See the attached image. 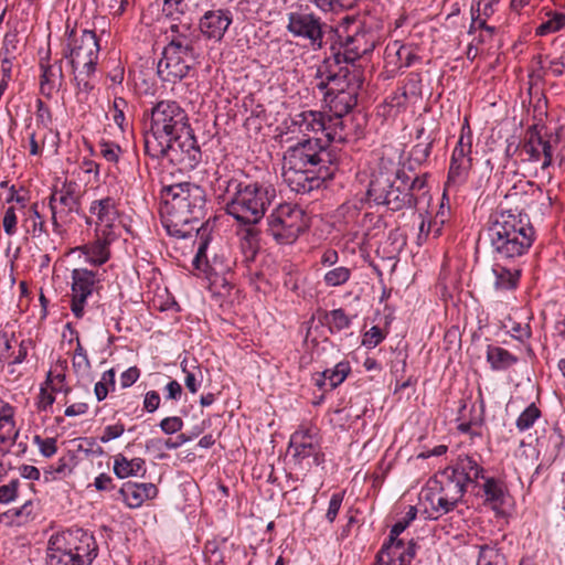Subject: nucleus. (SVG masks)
I'll return each mask as SVG.
<instances>
[{
    "label": "nucleus",
    "instance_id": "nucleus-10",
    "mask_svg": "<svg viewBox=\"0 0 565 565\" xmlns=\"http://www.w3.org/2000/svg\"><path fill=\"white\" fill-rule=\"evenodd\" d=\"M466 492V488L456 477L450 466L430 477L423 489L425 501L437 513L434 519L452 511Z\"/></svg>",
    "mask_w": 565,
    "mask_h": 565
},
{
    "label": "nucleus",
    "instance_id": "nucleus-17",
    "mask_svg": "<svg viewBox=\"0 0 565 565\" xmlns=\"http://www.w3.org/2000/svg\"><path fill=\"white\" fill-rule=\"evenodd\" d=\"M193 266L209 276H224L231 271L233 262L225 249L210 253L211 238L206 230L199 235Z\"/></svg>",
    "mask_w": 565,
    "mask_h": 565
},
{
    "label": "nucleus",
    "instance_id": "nucleus-23",
    "mask_svg": "<svg viewBox=\"0 0 565 565\" xmlns=\"http://www.w3.org/2000/svg\"><path fill=\"white\" fill-rule=\"evenodd\" d=\"M63 56L58 60H51V49H46L45 54L39 60V88L41 95L51 99L55 93L60 92L65 85L63 72Z\"/></svg>",
    "mask_w": 565,
    "mask_h": 565
},
{
    "label": "nucleus",
    "instance_id": "nucleus-14",
    "mask_svg": "<svg viewBox=\"0 0 565 565\" xmlns=\"http://www.w3.org/2000/svg\"><path fill=\"white\" fill-rule=\"evenodd\" d=\"M288 450L291 452L295 465L300 467L310 458L315 466H321L326 461L319 429L310 423L301 424L290 436Z\"/></svg>",
    "mask_w": 565,
    "mask_h": 565
},
{
    "label": "nucleus",
    "instance_id": "nucleus-24",
    "mask_svg": "<svg viewBox=\"0 0 565 565\" xmlns=\"http://www.w3.org/2000/svg\"><path fill=\"white\" fill-rule=\"evenodd\" d=\"M416 555V543L411 540H388L383 544L375 557V565H411Z\"/></svg>",
    "mask_w": 565,
    "mask_h": 565
},
{
    "label": "nucleus",
    "instance_id": "nucleus-26",
    "mask_svg": "<svg viewBox=\"0 0 565 565\" xmlns=\"http://www.w3.org/2000/svg\"><path fill=\"white\" fill-rule=\"evenodd\" d=\"M419 60L420 57L413 45L403 44L399 41L390 42L384 51V67L390 73L409 67Z\"/></svg>",
    "mask_w": 565,
    "mask_h": 565
},
{
    "label": "nucleus",
    "instance_id": "nucleus-53",
    "mask_svg": "<svg viewBox=\"0 0 565 565\" xmlns=\"http://www.w3.org/2000/svg\"><path fill=\"white\" fill-rule=\"evenodd\" d=\"M457 429L461 434L469 435L470 441L475 443L476 439H481L483 436V419L461 422L458 424Z\"/></svg>",
    "mask_w": 565,
    "mask_h": 565
},
{
    "label": "nucleus",
    "instance_id": "nucleus-5",
    "mask_svg": "<svg viewBox=\"0 0 565 565\" xmlns=\"http://www.w3.org/2000/svg\"><path fill=\"white\" fill-rule=\"evenodd\" d=\"M487 235L497 259L520 258L535 241V230L529 220L511 210L491 215Z\"/></svg>",
    "mask_w": 565,
    "mask_h": 565
},
{
    "label": "nucleus",
    "instance_id": "nucleus-9",
    "mask_svg": "<svg viewBox=\"0 0 565 565\" xmlns=\"http://www.w3.org/2000/svg\"><path fill=\"white\" fill-rule=\"evenodd\" d=\"M377 42V33L363 25L356 26L352 32L335 30V38L330 44V55L324 57L321 65L330 63L333 68L356 66L354 63L371 53Z\"/></svg>",
    "mask_w": 565,
    "mask_h": 565
},
{
    "label": "nucleus",
    "instance_id": "nucleus-15",
    "mask_svg": "<svg viewBox=\"0 0 565 565\" xmlns=\"http://www.w3.org/2000/svg\"><path fill=\"white\" fill-rule=\"evenodd\" d=\"M105 270L74 268L71 273V311L77 319L85 315V305L89 297L103 289Z\"/></svg>",
    "mask_w": 565,
    "mask_h": 565
},
{
    "label": "nucleus",
    "instance_id": "nucleus-43",
    "mask_svg": "<svg viewBox=\"0 0 565 565\" xmlns=\"http://www.w3.org/2000/svg\"><path fill=\"white\" fill-rule=\"evenodd\" d=\"M338 212L343 222L349 226L363 224L364 220L370 216L369 213L362 214L361 206L356 202L343 203Z\"/></svg>",
    "mask_w": 565,
    "mask_h": 565
},
{
    "label": "nucleus",
    "instance_id": "nucleus-37",
    "mask_svg": "<svg viewBox=\"0 0 565 565\" xmlns=\"http://www.w3.org/2000/svg\"><path fill=\"white\" fill-rule=\"evenodd\" d=\"M542 12L546 20L535 28V36H546L565 29V13L552 9H543Z\"/></svg>",
    "mask_w": 565,
    "mask_h": 565
},
{
    "label": "nucleus",
    "instance_id": "nucleus-63",
    "mask_svg": "<svg viewBox=\"0 0 565 565\" xmlns=\"http://www.w3.org/2000/svg\"><path fill=\"white\" fill-rule=\"evenodd\" d=\"M73 469L67 463V460L65 458H60L56 466H50L49 469L44 471L45 478L49 479H57V478H64L66 476H70L72 473Z\"/></svg>",
    "mask_w": 565,
    "mask_h": 565
},
{
    "label": "nucleus",
    "instance_id": "nucleus-4",
    "mask_svg": "<svg viewBox=\"0 0 565 565\" xmlns=\"http://www.w3.org/2000/svg\"><path fill=\"white\" fill-rule=\"evenodd\" d=\"M190 129L189 115L177 100L157 102L150 109L149 129L143 134L145 153L152 159H162L170 142L183 138Z\"/></svg>",
    "mask_w": 565,
    "mask_h": 565
},
{
    "label": "nucleus",
    "instance_id": "nucleus-33",
    "mask_svg": "<svg viewBox=\"0 0 565 565\" xmlns=\"http://www.w3.org/2000/svg\"><path fill=\"white\" fill-rule=\"evenodd\" d=\"M345 115H326L323 136L329 142L343 143L350 139Z\"/></svg>",
    "mask_w": 565,
    "mask_h": 565
},
{
    "label": "nucleus",
    "instance_id": "nucleus-62",
    "mask_svg": "<svg viewBox=\"0 0 565 565\" xmlns=\"http://www.w3.org/2000/svg\"><path fill=\"white\" fill-rule=\"evenodd\" d=\"M385 338V332L379 326H373L370 330L364 332L362 337V345L373 349L383 342Z\"/></svg>",
    "mask_w": 565,
    "mask_h": 565
},
{
    "label": "nucleus",
    "instance_id": "nucleus-42",
    "mask_svg": "<svg viewBox=\"0 0 565 565\" xmlns=\"http://www.w3.org/2000/svg\"><path fill=\"white\" fill-rule=\"evenodd\" d=\"M405 244V238L397 231L391 232L384 244L376 249V254L383 258L394 259L402 252Z\"/></svg>",
    "mask_w": 565,
    "mask_h": 565
},
{
    "label": "nucleus",
    "instance_id": "nucleus-64",
    "mask_svg": "<svg viewBox=\"0 0 565 565\" xmlns=\"http://www.w3.org/2000/svg\"><path fill=\"white\" fill-rule=\"evenodd\" d=\"M100 154L108 162L117 163L122 152L121 148L111 141H100Z\"/></svg>",
    "mask_w": 565,
    "mask_h": 565
},
{
    "label": "nucleus",
    "instance_id": "nucleus-29",
    "mask_svg": "<svg viewBox=\"0 0 565 565\" xmlns=\"http://www.w3.org/2000/svg\"><path fill=\"white\" fill-rule=\"evenodd\" d=\"M158 488L153 483L125 482L119 489V494L125 504L130 509L141 507L146 501L158 495Z\"/></svg>",
    "mask_w": 565,
    "mask_h": 565
},
{
    "label": "nucleus",
    "instance_id": "nucleus-46",
    "mask_svg": "<svg viewBox=\"0 0 565 565\" xmlns=\"http://www.w3.org/2000/svg\"><path fill=\"white\" fill-rule=\"evenodd\" d=\"M351 276V268L345 266H338L324 273L323 282L327 287H341L350 280Z\"/></svg>",
    "mask_w": 565,
    "mask_h": 565
},
{
    "label": "nucleus",
    "instance_id": "nucleus-41",
    "mask_svg": "<svg viewBox=\"0 0 565 565\" xmlns=\"http://www.w3.org/2000/svg\"><path fill=\"white\" fill-rule=\"evenodd\" d=\"M417 100L406 93L405 88L401 86L396 88L385 99V107H388V115L396 116L406 110L411 104H416Z\"/></svg>",
    "mask_w": 565,
    "mask_h": 565
},
{
    "label": "nucleus",
    "instance_id": "nucleus-61",
    "mask_svg": "<svg viewBox=\"0 0 565 565\" xmlns=\"http://www.w3.org/2000/svg\"><path fill=\"white\" fill-rule=\"evenodd\" d=\"M72 364L75 372L83 371L89 367V360L85 349L82 345L79 335H76V349L74 351Z\"/></svg>",
    "mask_w": 565,
    "mask_h": 565
},
{
    "label": "nucleus",
    "instance_id": "nucleus-2",
    "mask_svg": "<svg viewBox=\"0 0 565 565\" xmlns=\"http://www.w3.org/2000/svg\"><path fill=\"white\" fill-rule=\"evenodd\" d=\"M161 223L170 236L177 238L199 236V224L206 215L205 190L192 182H181L162 188Z\"/></svg>",
    "mask_w": 565,
    "mask_h": 565
},
{
    "label": "nucleus",
    "instance_id": "nucleus-31",
    "mask_svg": "<svg viewBox=\"0 0 565 565\" xmlns=\"http://www.w3.org/2000/svg\"><path fill=\"white\" fill-rule=\"evenodd\" d=\"M492 274L494 276L493 285L497 290L512 291L519 287L522 269L518 265L508 267L495 263L492 266Z\"/></svg>",
    "mask_w": 565,
    "mask_h": 565
},
{
    "label": "nucleus",
    "instance_id": "nucleus-44",
    "mask_svg": "<svg viewBox=\"0 0 565 565\" xmlns=\"http://www.w3.org/2000/svg\"><path fill=\"white\" fill-rule=\"evenodd\" d=\"M351 371L350 362L343 360L337 363L333 369L324 370L323 376L328 377L330 390H334L345 381V379L351 374Z\"/></svg>",
    "mask_w": 565,
    "mask_h": 565
},
{
    "label": "nucleus",
    "instance_id": "nucleus-16",
    "mask_svg": "<svg viewBox=\"0 0 565 565\" xmlns=\"http://www.w3.org/2000/svg\"><path fill=\"white\" fill-rule=\"evenodd\" d=\"M515 151L522 163L541 162V168L545 170L553 163V136H543L540 127L532 125L525 130Z\"/></svg>",
    "mask_w": 565,
    "mask_h": 565
},
{
    "label": "nucleus",
    "instance_id": "nucleus-28",
    "mask_svg": "<svg viewBox=\"0 0 565 565\" xmlns=\"http://www.w3.org/2000/svg\"><path fill=\"white\" fill-rule=\"evenodd\" d=\"M119 235L109 234L100 235V232H95V239L90 243L84 244L77 249L85 256L86 262L94 266H102L110 258V244L114 243Z\"/></svg>",
    "mask_w": 565,
    "mask_h": 565
},
{
    "label": "nucleus",
    "instance_id": "nucleus-51",
    "mask_svg": "<svg viewBox=\"0 0 565 565\" xmlns=\"http://www.w3.org/2000/svg\"><path fill=\"white\" fill-rule=\"evenodd\" d=\"M227 542V537L216 536L209 540L204 545V552L209 556L210 561H214V565H225L224 555L221 552V547Z\"/></svg>",
    "mask_w": 565,
    "mask_h": 565
},
{
    "label": "nucleus",
    "instance_id": "nucleus-50",
    "mask_svg": "<svg viewBox=\"0 0 565 565\" xmlns=\"http://www.w3.org/2000/svg\"><path fill=\"white\" fill-rule=\"evenodd\" d=\"M67 361L58 359L55 362L54 385H52V393H64L67 395L71 387L66 383Z\"/></svg>",
    "mask_w": 565,
    "mask_h": 565
},
{
    "label": "nucleus",
    "instance_id": "nucleus-34",
    "mask_svg": "<svg viewBox=\"0 0 565 565\" xmlns=\"http://www.w3.org/2000/svg\"><path fill=\"white\" fill-rule=\"evenodd\" d=\"M145 466L146 462L142 458L128 459L122 454H118L114 460V473L119 479L143 476L146 472Z\"/></svg>",
    "mask_w": 565,
    "mask_h": 565
},
{
    "label": "nucleus",
    "instance_id": "nucleus-30",
    "mask_svg": "<svg viewBox=\"0 0 565 565\" xmlns=\"http://www.w3.org/2000/svg\"><path fill=\"white\" fill-rule=\"evenodd\" d=\"M380 204L385 205L388 210L394 212L416 206L417 198L409 192V188L404 181L402 171L394 186Z\"/></svg>",
    "mask_w": 565,
    "mask_h": 565
},
{
    "label": "nucleus",
    "instance_id": "nucleus-1",
    "mask_svg": "<svg viewBox=\"0 0 565 565\" xmlns=\"http://www.w3.org/2000/svg\"><path fill=\"white\" fill-rule=\"evenodd\" d=\"M326 114L319 110H302L290 117L287 134L303 139L289 147L282 157V178L291 191L300 194L319 189L333 179L340 167V154L333 148L321 145Z\"/></svg>",
    "mask_w": 565,
    "mask_h": 565
},
{
    "label": "nucleus",
    "instance_id": "nucleus-54",
    "mask_svg": "<svg viewBox=\"0 0 565 565\" xmlns=\"http://www.w3.org/2000/svg\"><path fill=\"white\" fill-rule=\"evenodd\" d=\"M36 110L35 117L38 121V128L45 129L46 131L52 130L50 128L53 121V114L51 108L41 99L38 98L35 102Z\"/></svg>",
    "mask_w": 565,
    "mask_h": 565
},
{
    "label": "nucleus",
    "instance_id": "nucleus-7",
    "mask_svg": "<svg viewBox=\"0 0 565 565\" xmlns=\"http://www.w3.org/2000/svg\"><path fill=\"white\" fill-rule=\"evenodd\" d=\"M62 56L67 60L74 82L79 92L89 93L94 86L90 83L96 72L99 56V42L94 31L66 28L65 40L62 43Z\"/></svg>",
    "mask_w": 565,
    "mask_h": 565
},
{
    "label": "nucleus",
    "instance_id": "nucleus-58",
    "mask_svg": "<svg viewBox=\"0 0 565 565\" xmlns=\"http://www.w3.org/2000/svg\"><path fill=\"white\" fill-rule=\"evenodd\" d=\"M402 88H405L406 93L417 102L422 98V76L419 73L412 72L407 75L406 82Z\"/></svg>",
    "mask_w": 565,
    "mask_h": 565
},
{
    "label": "nucleus",
    "instance_id": "nucleus-57",
    "mask_svg": "<svg viewBox=\"0 0 565 565\" xmlns=\"http://www.w3.org/2000/svg\"><path fill=\"white\" fill-rule=\"evenodd\" d=\"M193 436L186 434H179L174 439L168 438L166 440L162 439H150L147 444V448L152 447H161L164 446L166 449L172 450L181 447L183 444L192 440Z\"/></svg>",
    "mask_w": 565,
    "mask_h": 565
},
{
    "label": "nucleus",
    "instance_id": "nucleus-49",
    "mask_svg": "<svg viewBox=\"0 0 565 565\" xmlns=\"http://www.w3.org/2000/svg\"><path fill=\"white\" fill-rule=\"evenodd\" d=\"M115 370L109 369L102 374V380L95 384L94 393L98 402L104 401L107 397L109 391L115 390Z\"/></svg>",
    "mask_w": 565,
    "mask_h": 565
},
{
    "label": "nucleus",
    "instance_id": "nucleus-12",
    "mask_svg": "<svg viewBox=\"0 0 565 565\" xmlns=\"http://www.w3.org/2000/svg\"><path fill=\"white\" fill-rule=\"evenodd\" d=\"M267 232L277 244L291 245L310 226V218L298 204L280 203L267 217Z\"/></svg>",
    "mask_w": 565,
    "mask_h": 565
},
{
    "label": "nucleus",
    "instance_id": "nucleus-59",
    "mask_svg": "<svg viewBox=\"0 0 565 565\" xmlns=\"http://www.w3.org/2000/svg\"><path fill=\"white\" fill-rule=\"evenodd\" d=\"M315 4L322 11H337L339 9H352L359 0H313Z\"/></svg>",
    "mask_w": 565,
    "mask_h": 565
},
{
    "label": "nucleus",
    "instance_id": "nucleus-48",
    "mask_svg": "<svg viewBox=\"0 0 565 565\" xmlns=\"http://www.w3.org/2000/svg\"><path fill=\"white\" fill-rule=\"evenodd\" d=\"M19 32L17 29L9 30L2 41L0 57L18 58L19 55Z\"/></svg>",
    "mask_w": 565,
    "mask_h": 565
},
{
    "label": "nucleus",
    "instance_id": "nucleus-22",
    "mask_svg": "<svg viewBox=\"0 0 565 565\" xmlns=\"http://www.w3.org/2000/svg\"><path fill=\"white\" fill-rule=\"evenodd\" d=\"M89 213L95 217V232L100 235L120 234L118 202L113 196H105L92 201Z\"/></svg>",
    "mask_w": 565,
    "mask_h": 565
},
{
    "label": "nucleus",
    "instance_id": "nucleus-25",
    "mask_svg": "<svg viewBox=\"0 0 565 565\" xmlns=\"http://www.w3.org/2000/svg\"><path fill=\"white\" fill-rule=\"evenodd\" d=\"M233 22V14L228 9L206 11L199 21V29L204 38L221 42Z\"/></svg>",
    "mask_w": 565,
    "mask_h": 565
},
{
    "label": "nucleus",
    "instance_id": "nucleus-21",
    "mask_svg": "<svg viewBox=\"0 0 565 565\" xmlns=\"http://www.w3.org/2000/svg\"><path fill=\"white\" fill-rule=\"evenodd\" d=\"M163 158H168L173 164L180 167L181 170L194 169L202 159L201 148L194 137L193 129L185 134L183 138H178L169 145V149L163 151Z\"/></svg>",
    "mask_w": 565,
    "mask_h": 565
},
{
    "label": "nucleus",
    "instance_id": "nucleus-27",
    "mask_svg": "<svg viewBox=\"0 0 565 565\" xmlns=\"http://www.w3.org/2000/svg\"><path fill=\"white\" fill-rule=\"evenodd\" d=\"M467 491L479 489V479L484 478V468L471 456H459L449 465Z\"/></svg>",
    "mask_w": 565,
    "mask_h": 565
},
{
    "label": "nucleus",
    "instance_id": "nucleus-8",
    "mask_svg": "<svg viewBox=\"0 0 565 565\" xmlns=\"http://www.w3.org/2000/svg\"><path fill=\"white\" fill-rule=\"evenodd\" d=\"M97 553L94 536L83 529L72 527L50 537L46 565H90Z\"/></svg>",
    "mask_w": 565,
    "mask_h": 565
},
{
    "label": "nucleus",
    "instance_id": "nucleus-55",
    "mask_svg": "<svg viewBox=\"0 0 565 565\" xmlns=\"http://www.w3.org/2000/svg\"><path fill=\"white\" fill-rule=\"evenodd\" d=\"M511 322L510 334L521 343L527 342L532 337V329L529 321H515L512 318L509 319Z\"/></svg>",
    "mask_w": 565,
    "mask_h": 565
},
{
    "label": "nucleus",
    "instance_id": "nucleus-32",
    "mask_svg": "<svg viewBox=\"0 0 565 565\" xmlns=\"http://www.w3.org/2000/svg\"><path fill=\"white\" fill-rule=\"evenodd\" d=\"M14 414V407L3 399H0V449L3 446L14 444L19 436Z\"/></svg>",
    "mask_w": 565,
    "mask_h": 565
},
{
    "label": "nucleus",
    "instance_id": "nucleus-3",
    "mask_svg": "<svg viewBox=\"0 0 565 565\" xmlns=\"http://www.w3.org/2000/svg\"><path fill=\"white\" fill-rule=\"evenodd\" d=\"M227 167H218L216 184L230 194L225 211L238 223L257 224L276 199L274 184L264 180H249L243 171L224 173Z\"/></svg>",
    "mask_w": 565,
    "mask_h": 565
},
{
    "label": "nucleus",
    "instance_id": "nucleus-20",
    "mask_svg": "<svg viewBox=\"0 0 565 565\" xmlns=\"http://www.w3.org/2000/svg\"><path fill=\"white\" fill-rule=\"evenodd\" d=\"M472 145L468 139L459 138L450 157L445 191L465 184L472 169Z\"/></svg>",
    "mask_w": 565,
    "mask_h": 565
},
{
    "label": "nucleus",
    "instance_id": "nucleus-47",
    "mask_svg": "<svg viewBox=\"0 0 565 565\" xmlns=\"http://www.w3.org/2000/svg\"><path fill=\"white\" fill-rule=\"evenodd\" d=\"M52 132V130L46 131L42 128L30 131L28 137L29 154L33 157L42 156L46 145V139Z\"/></svg>",
    "mask_w": 565,
    "mask_h": 565
},
{
    "label": "nucleus",
    "instance_id": "nucleus-38",
    "mask_svg": "<svg viewBox=\"0 0 565 565\" xmlns=\"http://www.w3.org/2000/svg\"><path fill=\"white\" fill-rule=\"evenodd\" d=\"M482 486L473 492L476 495L484 497V501L489 503H503L504 499V483L493 477L483 478Z\"/></svg>",
    "mask_w": 565,
    "mask_h": 565
},
{
    "label": "nucleus",
    "instance_id": "nucleus-11",
    "mask_svg": "<svg viewBox=\"0 0 565 565\" xmlns=\"http://www.w3.org/2000/svg\"><path fill=\"white\" fill-rule=\"evenodd\" d=\"M49 207L54 234L65 235L82 209V192L78 183L65 180L61 186H54L49 196Z\"/></svg>",
    "mask_w": 565,
    "mask_h": 565
},
{
    "label": "nucleus",
    "instance_id": "nucleus-60",
    "mask_svg": "<svg viewBox=\"0 0 565 565\" xmlns=\"http://www.w3.org/2000/svg\"><path fill=\"white\" fill-rule=\"evenodd\" d=\"M32 344L31 340H22L18 343V350L17 352L13 351L11 354H3V352L0 355V360L3 359L9 364H20L22 363L29 352V347Z\"/></svg>",
    "mask_w": 565,
    "mask_h": 565
},
{
    "label": "nucleus",
    "instance_id": "nucleus-56",
    "mask_svg": "<svg viewBox=\"0 0 565 565\" xmlns=\"http://www.w3.org/2000/svg\"><path fill=\"white\" fill-rule=\"evenodd\" d=\"M30 216L33 218V224L31 228L32 237H41L42 235H49L47 226L44 221V217L41 215L39 211L38 203H33L30 207Z\"/></svg>",
    "mask_w": 565,
    "mask_h": 565
},
{
    "label": "nucleus",
    "instance_id": "nucleus-40",
    "mask_svg": "<svg viewBox=\"0 0 565 565\" xmlns=\"http://www.w3.org/2000/svg\"><path fill=\"white\" fill-rule=\"evenodd\" d=\"M420 223L418 227V234L416 237V244L418 246L424 245L429 235H433V237L437 238L443 233V221L433 220L427 214H419Z\"/></svg>",
    "mask_w": 565,
    "mask_h": 565
},
{
    "label": "nucleus",
    "instance_id": "nucleus-6",
    "mask_svg": "<svg viewBox=\"0 0 565 565\" xmlns=\"http://www.w3.org/2000/svg\"><path fill=\"white\" fill-rule=\"evenodd\" d=\"M316 87L324 93V102L334 115H347L358 103L363 85V71L358 66L333 68L330 63L319 65L316 72Z\"/></svg>",
    "mask_w": 565,
    "mask_h": 565
},
{
    "label": "nucleus",
    "instance_id": "nucleus-35",
    "mask_svg": "<svg viewBox=\"0 0 565 565\" xmlns=\"http://www.w3.org/2000/svg\"><path fill=\"white\" fill-rule=\"evenodd\" d=\"M416 140L417 142L409 152V160L420 166L428 160L431 153L434 138L426 135L425 128L422 127L416 131Z\"/></svg>",
    "mask_w": 565,
    "mask_h": 565
},
{
    "label": "nucleus",
    "instance_id": "nucleus-13",
    "mask_svg": "<svg viewBox=\"0 0 565 565\" xmlns=\"http://www.w3.org/2000/svg\"><path fill=\"white\" fill-rule=\"evenodd\" d=\"M193 61L194 47L191 40L179 36L164 47L158 63V74L166 82L182 79L189 74Z\"/></svg>",
    "mask_w": 565,
    "mask_h": 565
},
{
    "label": "nucleus",
    "instance_id": "nucleus-45",
    "mask_svg": "<svg viewBox=\"0 0 565 565\" xmlns=\"http://www.w3.org/2000/svg\"><path fill=\"white\" fill-rule=\"evenodd\" d=\"M542 417V411L535 403L526 406L516 418L515 426L519 431L523 433L531 429L534 424Z\"/></svg>",
    "mask_w": 565,
    "mask_h": 565
},
{
    "label": "nucleus",
    "instance_id": "nucleus-18",
    "mask_svg": "<svg viewBox=\"0 0 565 565\" xmlns=\"http://www.w3.org/2000/svg\"><path fill=\"white\" fill-rule=\"evenodd\" d=\"M320 17L311 12L297 11L288 15L287 30L295 38H300L308 42V45L318 51L323 47L324 31Z\"/></svg>",
    "mask_w": 565,
    "mask_h": 565
},
{
    "label": "nucleus",
    "instance_id": "nucleus-39",
    "mask_svg": "<svg viewBox=\"0 0 565 565\" xmlns=\"http://www.w3.org/2000/svg\"><path fill=\"white\" fill-rule=\"evenodd\" d=\"M322 323L328 328L330 333L333 334L349 329L352 323V318L344 309L338 308L326 311Z\"/></svg>",
    "mask_w": 565,
    "mask_h": 565
},
{
    "label": "nucleus",
    "instance_id": "nucleus-52",
    "mask_svg": "<svg viewBox=\"0 0 565 565\" xmlns=\"http://www.w3.org/2000/svg\"><path fill=\"white\" fill-rule=\"evenodd\" d=\"M417 509L414 505H411L405 516L397 521L390 531L388 540L391 541H402L398 539L399 534H402L405 529L416 519Z\"/></svg>",
    "mask_w": 565,
    "mask_h": 565
},
{
    "label": "nucleus",
    "instance_id": "nucleus-19",
    "mask_svg": "<svg viewBox=\"0 0 565 565\" xmlns=\"http://www.w3.org/2000/svg\"><path fill=\"white\" fill-rule=\"evenodd\" d=\"M402 169L385 158H381L370 173V181L366 190L367 199L380 204L390 190L394 186Z\"/></svg>",
    "mask_w": 565,
    "mask_h": 565
},
{
    "label": "nucleus",
    "instance_id": "nucleus-36",
    "mask_svg": "<svg viewBox=\"0 0 565 565\" xmlns=\"http://www.w3.org/2000/svg\"><path fill=\"white\" fill-rule=\"evenodd\" d=\"M487 361L494 371L507 370L518 363L519 359L507 349L488 345Z\"/></svg>",
    "mask_w": 565,
    "mask_h": 565
}]
</instances>
